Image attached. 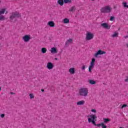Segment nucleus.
Listing matches in <instances>:
<instances>
[{
  "mask_svg": "<svg viewBox=\"0 0 128 128\" xmlns=\"http://www.w3.org/2000/svg\"><path fill=\"white\" fill-rule=\"evenodd\" d=\"M46 68L49 70H52V68H54V64L50 62H48L46 64Z\"/></svg>",
  "mask_w": 128,
  "mask_h": 128,
  "instance_id": "obj_10",
  "label": "nucleus"
},
{
  "mask_svg": "<svg viewBox=\"0 0 128 128\" xmlns=\"http://www.w3.org/2000/svg\"><path fill=\"white\" fill-rule=\"evenodd\" d=\"M84 104H86V102L84 100H82L77 102L76 105L77 106H84Z\"/></svg>",
  "mask_w": 128,
  "mask_h": 128,
  "instance_id": "obj_13",
  "label": "nucleus"
},
{
  "mask_svg": "<svg viewBox=\"0 0 128 128\" xmlns=\"http://www.w3.org/2000/svg\"><path fill=\"white\" fill-rule=\"evenodd\" d=\"M88 122L89 124H90L91 122L92 124H94V126H96V118H98L96 115L92 114L88 116Z\"/></svg>",
  "mask_w": 128,
  "mask_h": 128,
  "instance_id": "obj_2",
  "label": "nucleus"
},
{
  "mask_svg": "<svg viewBox=\"0 0 128 128\" xmlns=\"http://www.w3.org/2000/svg\"><path fill=\"white\" fill-rule=\"evenodd\" d=\"M56 60H58V58H55Z\"/></svg>",
  "mask_w": 128,
  "mask_h": 128,
  "instance_id": "obj_37",
  "label": "nucleus"
},
{
  "mask_svg": "<svg viewBox=\"0 0 128 128\" xmlns=\"http://www.w3.org/2000/svg\"><path fill=\"white\" fill-rule=\"evenodd\" d=\"M73 42H74V40L72 38H69L66 42L65 45L66 46V45L68 44H72Z\"/></svg>",
  "mask_w": 128,
  "mask_h": 128,
  "instance_id": "obj_14",
  "label": "nucleus"
},
{
  "mask_svg": "<svg viewBox=\"0 0 128 128\" xmlns=\"http://www.w3.org/2000/svg\"><path fill=\"white\" fill-rule=\"evenodd\" d=\"M96 126H102V128H106V126L104 124V122L96 124Z\"/></svg>",
  "mask_w": 128,
  "mask_h": 128,
  "instance_id": "obj_15",
  "label": "nucleus"
},
{
  "mask_svg": "<svg viewBox=\"0 0 128 128\" xmlns=\"http://www.w3.org/2000/svg\"><path fill=\"white\" fill-rule=\"evenodd\" d=\"M22 40L25 42H28L30 40V35H25L22 37Z\"/></svg>",
  "mask_w": 128,
  "mask_h": 128,
  "instance_id": "obj_8",
  "label": "nucleus"
},
{
  "mask_svg": "<svg viewBox=\"0 0 128 128\" xmlns=\"http://www.w3.org/2000/svg\"><path fill=\"white\" fill-rule=\"evenodd\" d=\"M63 22L64 24H68L70 22V20L68 18H65L63 20Z\"/></svg>",
  "mask_w": 128,
  "mask_h": 128,
  "instance_id": "obj_19",
  "label": "nucleus"
},
{
  "mask_svg": "<svg viewBox=\"0 0 128 128\" xmlns=\"http://www.w3.org/2000/svg\"><path fill=\"white\" fill-rule=\"evenodd\" d=\"M2 90V88L0 87V92Z\"/></svg>",
  "mask_w": 128,
  "mask_h": 128,
  "instance_id": "obj_38",
  "label": "nucleus"
},
{
  "mask_svg": "<svg viewBox=\"0 0 128 128\" xmlns=\"http://www.w3.org/2000/svg\"><path fill=\"white\" fill-rule=\"evenodd\" d=\"M41 91H42V92H44V90L42 89V90H41Z\"/></svg>",
  "mask_w": 128,
  "mask_h": 128,
  "instance_id": "obj_35",
  "label": "nucleus"
},
{
  "mask_svg": "<svg viewBox=\"0 0 128 128\" xmlns=\"http://www.w3.org/2000/svg\"><path fill=\"white\" fill-rule=\"evenodd\" d=\"M92 112H94V114H96V109L91 110Z\"/></svg>",
  "mask_w": 128,
  "mask_h": 128,
  "instance_id": "obj_29",
  "label": "nucleus"
},
{
  "mask_svg": "<svg viewBox=\"0 0 128 128\" xmlns=\"http://www.w3.org/2000/svg\"><path fill=\"white\" fill-rule=\"evenodd\" d=\"M126 106H128V104H123L122 107H121V108H126Z\"/></svg>",
  "mask_w": 128,
  "mask_h": 128,
  "instance_id": "obj_31",
  "label": "nucleus"
},
{
  "mask_svg": "<svg viewBox=\"0 0 128 128\" xmlns=\"http://www.w3.org/2000/svg\"><path fill=\"white\" fill-rule=\"evenodd\" d=\"M30 98V100H32V98H34V94H29Z\"/></svg>",
  "mask_w": 128,
  "mask_h": 128,
  "instance_id": "obj_27",
  "label": "nucleus"
},
{
  "mask_svg": "<svg viewBox=\"0 0 128 128\" xmlns=\"http://www.w3.org/2000/svg\"><path fill=\"white\" fill-rule=\"evenodd\" d=\"M118 36V33L114 32V34L112 35V38H116Z\"/></svg>",
  "mask_w": 128,
  "mask_h": 128,
  "instance_id": "obj_26",
  "label": "nucleus"
},
{
  "mask_svg": "<svg viewBox=\"0 0 128 128\" xmlns=\"http://www.w3.org/2000/svg\"><path fill=\"white\" fill-rule=\"evenodd\" d=\"M47 26H48L50 28H54L55 26L54 22V21H50L48 22Z\"/></svg>",
  "mask_w": 128,
  "mask_h": 128,
  "instance_id": "obj_11",
  "label": "nucleus"
},
{
  "mask_svg": "<svg viewBox=\"0 0 128 128\" xmlns=\"http://www.w3.org/2000/svg\"><path fill=\"white\" fill-rule=\"evenodd\" d=\"M64 4H68V2H72V0H64Z\"/></svg>",
  "mask_w": 128,
  "mask_h": 128,
  "instance_id": "obj_28",
  "label": "nucleus"
},
{
  "mask_svg": "<svg viewBox=\"0 0 128 128\" xmlns=\"http://www.w3.org/2000/svg\"><path fill=\"white\" fill-rule=\"evenodd\" d=\"M114 20V17L113 16H111L110 18V22H112Z\"/></svg>",
  "mask_w": 128,
  "mask_h": 128,
  "instance_id": "obj_30",
  "label": "nucleus"
},
{
  "mask_svg": "<svg viewBox=\"0 0 128 128\" xmlns=\"http://www.w3.org/2000/svg\"><path fill=\"white\" fill-rule=\"evenodd\" d=\"M126 48H128V44H126Z\"/></svg>",
  "mask_w": 128,
  "mask_h": 128,
  "instance_id": "obj_36",
  "label": "nucleus"
},
{
  "mask_svg": "<svg viewBox=\"0 0 128 128\" xmlns=\"http://www.w3.org/2000/svg\"><path fill=\"white\" fill-rule=\"evenodd\" d=\"M69 72H70V74H74V68H70L69 69Z\"/></svg>",
  "mask_w": 128,
  "mask_h": 128,
  "instance_id": "obj_16",
  "label": "nucleus"
},
{
  "mask_svg": "<svg viewBox=\"0 0 128 128\" xmlns=\"http://www.w3.org/2000/svg\"><path fill=\"white\" fill-rule=\"evenodd\" d=\"M92 2H94V0H91Z\"/></svg>",
  "mask_w": 128,
  "mask_h": 128,
  "instance_id": "obj_40",
  "label": "nucleus"
},
{
  "mask_svg": "<svg viewBox=\"0 0 128 128\" xmlns=\"http://www.w3.org/2000/svg\"><path fill=\"white\" fill-rule=\"evenodd\" d=\"M103 120H104V122L105 124H106V122H110V120L108 118H104Z\"/></svg>",
  "mask_w": 128,
  "mask_h": 128,
  "instance_id": "obj_24",
  "label": "nucleus"
},
{
  "mask_svg": "<svg viewBox=\"0 0 128 128\" xmlns=\"http://www.w3.org/2000/svg\"><path fill=\"white\" fill-rule=\"evenodd\" d=\"M46 52H48V50L46 49V48H41V52H42V54H46Z\"/></svg>",
  "mask_w": 128,
  "mask_h": 128,
  "instance_id": "obj_17",
  "label": "nucleus"
},
{
  "mask_svg": "<svg viewBox=\"0 0 128 128\" xmlns=\"http://www.w3.org/2000/svg\"><path fill=\"white\" fill-rule=\"evenodd\" d=\"M78 94L80 96H88V88H82L79 89Z\"/></svg>",
  "mask_w": 128,
  "mask_h": 128,
  "instance_id": "obj_3",
  "label": "nucleus"
},
{
  "mask_svg": "<svg viewBox=\"0 0 128 128\" xmlns=\"http://www.w3.org/2000/svg\"><path fill=\"white\" fill-rule=\"evenodd\" d=\"M106 54V52L104 50H98L94 54V58H98V56H100L102 54Z\"/></svg>",
  "mask_w": 128,
  "mask_h": 128,
  "instance_id": "obj_7",
  "label": "nucleus"
},
{
  "mask_svg": "<svg viewBox=\"0 0 128 128\" xmlns=\"http://www.w3.org/2000/svg\"><path fill=\"white\" fill-rule=\"evenodd\" d=\"M10 20L12 22H16V18H20L21 15L18 12H14L10 13Z\"/></svg>",
  "mask_w": 128,
  "mask_h": 128,
  "instance_id": "obj_1",
  "label": "nucleus"
},
{
  "mask_svg": "<svg viewBox=\"0 0 128 128\" xmlns=\"http://www.w3.org/2000/svg\"><path fill=\"white\" fill-rule=\"evenodd\" d=\"M74 10H76V6H74L71 7L69 10V12H74Z\"/></svg>",
  "mask_w": 128,
  "mask_h": 128,
  "instance_id": "obj_22",
  "label": "nucleus"
},
{
  "mask_svg": "<svg viewBox=\"0 0 128 128\" xmlns=\"http://www.w3.org/2000/svg\"><path fill=\"white\" fill-rule=\"evenodd\" d=\"M94 62H96V59H94V58H92L88 68L89 72H92V70L94 66Z\"/></svg>",
  "mask_w": 128,
  "mask_h": 128,
  "instance_id": "obj_6",
  "label": "nucleus"
},
{
  "mask_svg": "<svg viewBox=\"0 0 128 128\" xmlns=\"http://www.w3.org/2000/svg\"><path fill=\"white\" fill-rule=\"evenodd\" d=\"M50 52L51 54H58V50H56V48L54 47L52 48Z\"/></svg>",
  "mask_w": 128,
  "mask_h": 128,
  "instance_id": "obj_12",
  "label": "nucleus"
},
{
  "mask_svg": "<svg viewBox=\"0 0 128 128\" xmlns=\"http://www.w3.org/2000/svg\"><path fill=\"white\" fill-rule=\"evenodd\" d=\"M11 94H14V93H12V92H11Z\"/></svg>",
  "mask_w": 128,
  "mask_h": 128,
  "instance_id": "obj_39",
  "label": "nucleus"
},
{
  "mask_svg": "<svg viewBox=\"0 0 128 128\" xmlns=\"http://www.w3.org/2000/svg\"><path fill=\"white\" fill-rule=\"evenodd\" d=\"M5 12H6V9L4 8L0 9V16L4 14Z\"/></svg>",
  "mask_w": 128,
  "mask_h": 128,
  "instance_id": "obj_18",
  "label": "nucleus"
},
{
  "mask_svg": "<svg viewBox=\"0 0 128 128\" xmlns=\"http://www.w3.org/2000/svg\"><path fill=\"white\" fill-rule=\"evenodd\" d=\"M122 4L124 8H128V4H127V3L126 2H122Z\"/></svg>",
  "mask_w": 128,
  "mask_h": 128,
  "instance_id": "obj_23",
  "label": "nucleus"
},
{
  "mask_svg": "<svg viewBox=\"0 0 128 128\" xmlns=\"http://www.w3.org/2000/svg\"><path fill=\"white\" fill-rule=\"evenodd\" d=\"M58 4L60 6H64V0H58Z\"/></svg>",
  "mask_w": 128,
  "mask_h": 128,
  "instance_id": "obj_20",
  "label": "nucleus"
},
{
  "mask_svg": "<svg viewBox=\"0 0 128 128\" xmlns=\"http://www.w3.org/2000/svg\"><path fill=\"white\" fill-rule=\"evenodd\" d=\"M101 26L103 28H106V30H110V26H108V24L106 22L101 24Z\"/></svg>",
  "mask_w": 128,
  "mask_h": 128,
  "instance_id": "obj_9",
  "label": "nucleus"
},
{
  "mask_svg": "<svg viewBox=\"0 0 128 128\" xmlns=\"http://www.w3.org/2000/svg\"><path fill=\"white\" fill-rule=\"evenodd\" d=\"M124 82H128V76L126 77V78L124 79Z\"/></svg>",
  "mask_w": 128,
  "mask_h": 128,
  "instance_id": "obj_32",
  "label": "nucleus"
},
{
  "mask_svg": "<svg viewBox=\"0 0 128 128\" xmlns=\"http://www.w3.org/2000/svg\"><path fill=\"white\" fill-rule=\"evenodd\" d=\"M89 82L90 84H96V81L92 80H89Z\"/></svg>",
  "mask_w": 128,
  "mask_h": 128,
  "instance_id": "obj_25",
  "label": "nucleus"
},
{
  "mask_svg": "<svg viewBox=\"0 0 128 128\" xmlns=\"http://www.w3.org/2000/svg\"><path fill=\"white\" fill-rule=\"evenodd\" d=\"M94 36L92 32H88L86 34V40H90L94 38Z\"/></svg>",
  "mask_w": 128,
  "mask_h": 128,
  "instance_id": "obj_5",
  "label": "nucleus"
},
{
  "mask_svg": "<svg viewBox=\"0 0 128 128\" xmlns=\"http://www.w3.org/2000/svg\"><path fill=\"white\" fill-rule=\"evenodd\" d=\"M0 117L2 118H4V114H0Z\"/></svg>",
  "mask_w": 128,
  "mask_h": 128,
  "instance_id": "obj_33",
  "label": "nucleus"
},
{
  "mask_svg": "<svg viewBox=\"0 0 128 128\" xmlns=\"http://www.w3.org/2000/svg\"><path fill=\"white\" fill-rule=\"evenodd\" d=\"M6 20V17L3 15H0V21H4Z\"/></svg>",
  "mask_w": 128,
  "mask_h": 128,
  "instance_id": "obj_21",
  "label": "nucleus"
},
{
  "mask_svg": "<svg viewBox=\"0 0 128 128\" xmlns=\"http://www.w3.org/2000/svg\"><path fill=\"white\" fill-rule=\"evenodd\" d=\"M82 68L83 70H86V66L84 65H83Z\"/></svg>",
  "mask_w": 128,
  "mask_h": 128,
  "instance_id": "obj_34",
  "label": "nucleus"
},
{
  "mask_svg": "<svg viewBox=\"0 0 128 128\" xmlns=\"http://www.w3.org/2000/svg\"><path fill=\"white\" fill-rule=\"evenodd\" d=\"M102 14H110L112 10V8L110 6H106L102 7L100 10Z\"/></svg>",
  "mask_w": 128,
  "mask_h": 128,
  "instance_id": "obj_4",
  "label": "nucleus"
}]
</instances>
